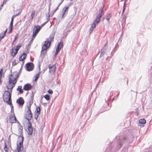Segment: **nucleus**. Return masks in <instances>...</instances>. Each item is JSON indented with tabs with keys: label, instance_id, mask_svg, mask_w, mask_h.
Instances as JSON below:
<instances>
[{
	"label": "nucleus",
	"instance_id": "nucleus-56",
	"mask_svg": "<svg viewBox=\"0 0 152 152\" xmlns=\"http://www.w3.org/2000/svg\"><path fill=\"white\" fill-rule=\"evenodd\" d=\"M119 145H120V147L122 146V145L121 143H119Z\"/></svg>",
	"mask_w": 152,
	"mask_h": 152
},
{
	"label": "nucleus",
	"instance_id": "nucleus-40",
	"mask_svg": "<svg viewBox=\"0 0 152 152\" xmlns=\"http://www.w3.org/2000/svg\"><path fill=\"white\" fill-rule=\"evenodd\" d=\"M48 92L49 94H52L53 93V91H52V90H51V89H49L48 91Z\"/></svg>",
	"mask_w": 152,
	"mask_h": 152
},
{
	"label": "nucleus",
	"instance_id": "nucleus-52",
	"mask_svg": "<svg viewBox=\"0 0 152 152\" xmlns=\"http://www.w3.org/2000/svg\"><path fill=\"white\" fill-rule=\"evenodd\" d=\"M127 137H124L123 138V140H127Z\"/></svg>",
	"mask_w": 152,
	"mask_h": 152
},
{
	"label": "nucleus",
	"instance_id": "nucleus-22",
	"mask_svg": "<svg viewBox=\"0 0 152 152\" xmlns=\"http://www.w3.org/2000/svg\"><path fill=\"white\" fill-rule=\"evenodd\" d=\"M50 8L49 7V11H50ZM49 18H50V14H49V12L48 15V18H47V19H48V20L46 22H45V23H43L41 25V27H42L43 26H44L48 21L49 20Z\"/></svg>",
	"mask_w": 152,
	"mask_h": 152
},
{
	"label": "nucleus",
	"instance_id": "nucleus-46",
	"mask_svg": "<svg viewBox=\"0 0 152 152\" xmlns=\"http://www.w3.org/2000/svg\"><path fill=\"white\" fill-rule=\"evenodd\" d=\"M9 0H4L3 2V4H5Z\"/></svg>",
	"mask_w": 152,
	"mask_h": 152
},
{
	"label": "nucleus",
	"instance_id": "nucleus-12",
	"mask_svg": "<svg viewBox=\"0 0 152 152\" xmlns=\"http://www.w3.org/2000/svg\"><path fill=\"white\" fill-rule=\"evenodd\" d=\"M103 7H101L99 9V13L97 15L99 17L102 18L103 15H104V12L103 11Z\"/></svg>",
	"mask_w": 152,
	"mask_h": 152
},
{
	"label": "nucleus",
	"instance_id": "nucleus-51",
	"mask_svg": "<svg viewBox=\"0 0 152 152\" xmlns=\"http://www.w3.org/2000/svg\"><path fill=\"white\" fill-rule=\"evenodd\" d=\"M31 44V43H29L28 45H26V46H27L28 47H29L30 46Z\"/></svg>",
	"mask_w": 152,
	"mask_h": 152
},
{
	"label": "nucleus",
	"instance_id": "nucleus-3",
	"mask_svg": "<svg viewBox=\"0 0 152 152\" xmlns=\"http://www.w3.org/2000/svg\"><path fill=\"white\" fill-rule=\"evenodd\" d=\"M32 104V102H30L29 104L27 105V110L24 115L25 118L28 121L31 119L32 117V114L31 110V106Z\"/></svg>",
	"mask_w": 152,
	"mask_h": 152
},
{
	"label": "nucleus",
	"instance_id": "nucleus-45",
	"mask_svg": "<svg viewBox=\"0 0 152 152\" xmlns=\"http://www.w3.org/2000/svg\"><path fill=\"white\" fill-rule=\"evenodd\" d=\"M60 49H60V48H56V52L58 53L59 52Z\"/></svg>",
	"mask_w": 152,
	"mask_h": 152
},
{
	"label": "nucleus",
	"instance_id": "nucleus-17",
	"mask_svg": "<svg viewBox=\"0 0 152 152\" xmlns=\"http://www.w3.org/2000/svg\"><path fill=\"white\" fill-rule=\"evenodd\" d=\"M101 18V17H99L98 16H97L95 20H94L93 23H94L96 25V23L97 24L100 21Z\"/></svg>",
	"mask_w": 152,
	"mask_h": 152
},
{
	"label": "nucleus",
	"instance_id": "nucleus-61",
	"mask_svg": "<svg viewBox=\"0 0 152 152\" xmlns=\"http://www.w3.org/2000/svg\"><path fill=\"white\" fill-rule=\"evenodd\" d=\"M121 69H123V68H121Z\"/></svg>",
	"mask_w": 152,
	"mask_h": 152
},
{
	"label": "nucleus",
	"instance_id": "nucleus-33",
	"mask_svg": "<svg viewBox=\"0 0 152 152\" xmlns=\"http://www.w3.org/2000/svg\"><path fill=\"white\" fill-rule=\"evenodd\" d=\"M107 42L104 45V46L103 48L102 49L103 50H105V51H106V50H107Z\"/></svg>",
	"mask_w": 152,
	"mask_h": 152
},
{
	"label": "nucleus",
	"instance_id": "nucleus-34",
	"mask_svg": "<svg viewBox=\"0 0 152 152\" xmlns=\"http://www.w3.org/2000/svg\"><path fill=\"white\" fill-rule=\"evenodd\" d=\"M16 60L14 59L13 61H12V64L13 66L16 65L18 63V62H16Z\"/></svg>",
	"mask_w": 152,
	"mask_h": 152
},
{
	"label": "nucleus",
	"instance_id": "nucleus-9",
	"mask_svg": "<svg viewBox=\"0 0 152 152\" xmlns=\"http://www.w3.org/2000/svg\"><path fill=\"white\" fill-rule=\"evenodd\" d=\"M24 102V101L22 97H20L16 101V103L19 104L20 106H23Z\"/></svg>",
	"mask_w": 152,
	"mask_h": 152
},
{
	"label": "nucleus",
	"instance_id": "nucleus-27",
	"mask_svg": "<svg viewBox=\"0 0 152 152\" xmlns=\"http://www.w3.org/2000/svg\"><path fill=\"white\" fill-rule=\"evenodd\" d=\"M106 20L107 21H109V20H110V18H111V15H110V14H107L106 16Z\"/></svg>",
	"mask_w": 152,
	"mask_h": 152
},
{
	"label": "nucleus",
	"instance_id": "nucleus-24",
	"mask_svg": "<svg viewBox=\"0 0 152 152\" xmlns=\"http://www.w3.org/2000/svg\"><path fill=\"white\" fill-rule=\"evenodd\" d=\"M3 68L1 69H0V84L2 82L1 78L2 76V72H3Z\"/></svg>",
	"mask_w": 152,
	"mask_h": 152
},
{
	"label": "nucleus",
	"instance_id": "nucleus-28",
	"mask_svg": "<svg viewBox=\"0 0 152 152\" xmlns=\"http://www.w3.org/2000/svg\"><path fill=\"white\" fill-rule=\"evenodd\" d=\"M45 98L48 101L49 100L50 98V96L48 94H46L44 96Z\"/></svg>",
	"mask_w": 152,
	"mask_h": 152
},
{
	"label": "nucleus",
	"instance_id": "nucleus-58",
	"mask_svg": "<svg viewBox=\"0 0 152 152\" xmlns=\"http://www.w3.org/2000/svg\"><path fill=\"white\" fill-rule=\"evenodd\" d=\"M72 3H71L69 5H72Z\"/></svg>",
	"mask_w": 152,
	"mask_h": 152
},
{
	"label": "nucleus",
	"instance_id": "nucleus-35",
	"mask_svg": "<svg viewBox=\"0 0 152 152\" xmlns=\"http://www.w3.org/2000/svg\"><path fill=\"white\" fill-rule=\"evenodd\" d=\"M40 114V113H36L35 114L34 118L36 120H37L38 116Z\"/></svg>",
	"mask_w": 152,
	"mask_h": 152
},
{
	"label": "nucleus",
	"instance_id": "nucleus-25",
	"mask_svg": "<svg viewBox=\"0 0 152 152\" xmlns=\"http://www.w3.org/2000/svg\"><path fill=\"white\" fill-rule=\"evenodd\" d=\"M48 48V47H47L46 46L43 45L42 47V49L41 51V53H42V52H43L44 51H45Z\"/></svg>",
	"mask_w": 152,
	"mask_h": 152
},
{
	"label": "nucleus",
	"instance_id": "nucleus-11",
	"mask_svg": "<svg viewBox=\"0 0 152 152\" xmlns=\"http://www.w3.org/2000/svg\"><path fill=\"white\" fill-rule=\"evenodd\" d=\"M29 125L28 127L27 132L29 135L31 134L33 132V128L32 127L31 124L29 121L28 122Z\"/></svg>",
	"mask_w": 152,
	"mask_h": 152
},
{
	"label": "nucleus",
	"instance_id": "nucleus-57",
	"mask_svg": "<svg viewBox=\"0 0 152 152\" xmlns=\"http://www.w3.org/2000/svg\"><path fill=\"white\" fill-rule=\"evenodd\" d=\"M21 13V12H19L18 13V15H19Z\"/></svg>",
	"mask_w": 152,
	"mask_h": 152
},
{
	"label": "nucleus",
	"instance_id": "nucleus-43",
	"mask_svg": "<svg viewBox=\"0 0 152 152\" xmlns=\"http://www.w3.org/2000/svg\"><path fill=\"white\" fill-rule=\"evenodd\" d=\"M18 34H16V35L15 37L14 41H15L17 39L18 37Z\"/></svg>",
	"mask_w": 152,
	"mask_h": 152
},
{
	"label": "nucleus",
	"instance_id": "nucleus-48",
	"mask_svg": "<svg viewBox=\"0 0 152 152\" xmlns=\"http://www.w3.org/2000/svg\"><path fill=\"white\" fill-rule=\"evenodd\" d=\"M64 0H61V2L58 5V7L64 1Z\"/></svg>",
	"mask_w": 152,
	"mask_h": 152
},
{
	"label": "nucleus",
	"instance_id": "nucleus-5",
	"mask_svg": "<svg viewBox=\"0 0 152 152\" xmlns=\"http://www.w3.org/2000/svg\"><path fill=\"white\" fill-rule=\"evenodd\" d=\"M54 36V34L52 33L51 34L48 39V40L45 41L44 45L49 48L51 42L53 41Z\"/></svg>",
	"mask_w": 152,
	"mask_h": 152
},
{
	"label": "nucleus",
	"instance_id": "nucleus-19",
	"mask_svg": "<svg viewBox=\"0 0 152 152\" xmlns=\"http://www.w3.org/2000/svg\"><path fill=\"white\" fill-rule=\"evenodd\" d=\"M21 47V45L17 46L15 49V52L14 53L13 56H15L18 53V50L20 49V48Z\"/></svg>",
	"mask_w": 152,
	"mask_h": 152
},
{
	"label": "nucleus",
	"instance_id": "nucleus-41",
	"mask_svg": "<svg viewBox=\"0 0 152 152\" xmlns=\"http://www.w3.org/2000/svg\"><path fill=\"white\" fill-rule=\"evenodd\" d=\"M7 29H6V30L4 31V33H1V34H2V36H4H4H5L7 32Z\"/></svg>",
	"mask_w": 152,
	"mask_h": 152
},
{
	"label": "nucleus",
	"instance_id": "nucleus-6",
	"mask_svg": "<svg viewBox=\"0 0 152 152\" xmlns=\"http://www.w3.org/2000/svg\"><path fill=\"white\" fill-rule=\"evenodd\" d=\"M41 27L39 26H35L33 31L32 37L34 38L40 30Z\"/></svg>",
	"mask_w": 152,
	"mask_h": 152
},
{
	"label": "nucleus",
	"instance_id": "nucleus-31",
	"mask_svg": "<svg viewBox=\"0 0 152 152\" xmlns=\"http://www.w3.org/2000/svg\"><path fill=\"white\" fill-rule=\"evenodd\" d=\"M37 113H40L41 111V108L39 106H38L36 107Z\"/></svg>",
	"mask_w": 152,
	"mask_h": 152
},
{
	"label": "nucleus",
	"instance_id": "nucleus-10",
	"mask_svg": "<svg viewBox=\"0 0 152 152\" xmlns=\"http://www.w3.org/2000/svg\"><path fill=\"white\" fill-rule=\"evenodd\" d=\"M10 122L11 123H15L16 122L17 119L16 117L14 115H11L10 116Z\"/></svg>",
	"mask_w": 152,
	"mask_h": 152
},
{
	"label": "nucleus",
	"instance_id": "nucleus-32",
	"mask_svg": "<svg viewBox=\"0 0 152 152\" xmlns=\"http://www.w3.org/2000/svg\"><path fill=\"white\" fill-rule=\"evenodd\" d=\"M40 72H39V73L38 74H37L35 76V81H36L37 80H38V78H39V74H40Z\"/></svg>",
	"mask_w": 152,
	"mask_h": 152
},
{
	"label": "nucleus",
	"instance_id": "nucleus-53",
	"mask_svg": "<svg viewBox=\"0 0 152 152\" xmlns=\"http://www.w3.org/2000/svg\"><path fill=\"white\" fill-rule=\"evenodd\" d=\"M58 53L56 52L55 54V56H56L58 54Z\"/></svg>",
	"mask_w": 152,
	"mask_h": 152
},
{
	"label": "nucleus",
	"instance_id": "nucleus-29",
	"mask_svg": "<svg viewBox=\"0 0 152 152\" xmlns=\"http://www.w3.org/2000/svg\"><path fill=\"white\" fill-rule=\"evenodd\" d=\"M4 150L6 152H8V148L7 147V145L6 142L5 143V146L4 148Z\"/></svg>",
	"mask_w": 152,
	"mask_h": 152
},
{
	"label": "nucleus",
	"instance_id": "nucleus-16",
	"mask_svg": "<svg viewBox=\"0 0 152 152\" xmlns=\"http://www.w3.org/2000/svg\"><path fill=\"white\" fill-rule=\"evenodd\" d=\"M26 57V54L25 53H23L22 55L20 56L19 58V61H22L24 60Z\"/></svg>",
	"mask_w": 152,
	"mask_h": 152
},
{
	"label": "nucleus",
	"instance_id": "nucleus-49",
	"mask_svg": "<svg viewBox=\"0 0 152 152\" xmlns=\"http://www.w3.org/2000/svg\"><path fill=\"white\" fill-rule=\"evenodd\" d=\"M34 38H33L32 37V38L31 39V40H30V41L29 42V43H31V44L32 43V42H33V40L34 39Z\"/></svg>",
	"mask_w": 152,
	"mask_h": 152
},
{
	"label": "nucleus",
	"instance_id": "nucleus-4",
	"mask_svg": "<svg viewBox=\"0 0 152 152\" xmlns=\"http://www.w3.org/2000/svg\"><path fill=\"white\" fill-rule=\"evenodd\" d=\"M23 137H18L17 142H19L17 144V148L15 150V151L17 152H21L23 150Z\"/></svg>",
	"mask_w": 152,
	"mask_h": 152
},
{
	"label": "nucleus",
	"instance_id": "nucleus-62",
	"mask_svg": "<svg viewBox=\"0 0 152 152\" xmlns=\"http://www.w3.org/2000/svg\"><path fill=\"white\" fill-rule=\"evenodd\" d=\"M71 0V1H72V0Z\"/></svg>",
	"mask_w": 152,
	"mask_h": 152
},
{
	"label": "nucleus",
	"instance_id": "nucleus-1",
	"mask_svg": "<svg viewBox=\"0 0 152 152\" xmlns=\"http://www.w3.org/2000/svg\"><path fill=\"white\" fill-rule=\"evenodd\" d=\"M15 75L16 77L14 78L13 77L12 79L11 77H9V85L8 86H7V88L8 90L11 89V92L12 91V89L14 87L15 84L17 82V79L19 76V75L18 73L17 72H14L13 75H10L12 76Z\"/></svg>",
	"mask_w": 152,
	"mask_h": 152
},
{
	"label": "nucleus",
	"instance_id": "nucleus-36",
	"mask_svg": "<svg viewBox=\"0 0 152 152\" xmlns=\"http://www.w3.org/2000/svg\"><path fill=\"white\" fill-rule=\"evenodd\" d=\"M35 12V11H33L32 12L31 15V20H33V19L34 17Z\"/></svg>",
	"mask_w": 152,
	"mask_h": 152
},
{
	"label": "nucleus",
	"instance_id": "nucleus-54",
	"mask_svg": "<svg viewBox=\"0 0 152 152\" xmlns=\"http://www.w3.org/2000/svg\"><path fill=\"white\" fill-rule=\"evenodd\" d=\"M10 106H11V110L12 111V110L13 109V107L12 105Z\"/></svg>",
	"mask_w": 152,
	"mask_h": 152
},
{
	"label": "nucleus",
	"instance_id": "nucleus-15",
	"mask_svg": "<svg viewBox=\"0 0 152 152\" xmlns=\"http://www.w3.org/2000/svg\"><path fill=\"white\" fill-rule=\"evenodd\" d=\"M49 68L50 69L49 72L50 73H53L55 71L56 67L53 65L51 66L50 65L49 66Z\"/></svg>",
	"mask_w": 152,
	"mask_h": 152
},
{
	"label": "nucleus",
	"instance_id": "nucleus-14",
	"mask_svg": "<svg viewBox=\"0 0 152 152\" xmlns=\"http://www.w3.org/2000/svg\"><path fill=\"white\" fill-rule=\"evenodd\" d=\"M18 131L19 132L18 137H23V127L22 126H18Z\"/></svg>",
	"mask_w": 152,
	"mask_h": 152
},
{
	"label": "nucleus",
	"instance_id": "nucleus-42",
	"mask_svg": "<svg viewBox=\"0 0 152 152\" xmlns=\"http://www.w3.org/2000/svg\"><path fill=\"white\" fill-rule=\"evenodd\" d=\"M58 7H58H58H56V8L55 9H54L53 11L52 12H53V14L54 13L56 12V11L57 10V9H58Z\"/></svg>",
	"mask_w": 152,
	"mask_h": 152
},
{
	"label": "nucleus",
	"instance_id": "nucleus-47",
	"mask_svg": "<svg viewBox=\"0 0 152 152\" xmlns=\"http://www.w3.org/2000/svg\"><path fill=\"white\" fill-rule=\"evenodd\" d=\"M15 18V16H14L13 15L12 16V19H11V22H13L14 19V18Z\"/></svg>",
	"mask_w": 152,
	"mask_h": 152
},
{
	"label": "nucleus",
	"instance_id": "nucleus-21",
	"mask_svg": "<svg viewBox=\"0 0 152 152\" xmlns=\"http://www.w3.org/2000/svg\"><path fill=\"white\" fill-rule=\"evenodd\" d=\"M22 86H19L18 87V88L17 89V90L19 91L20 94H22L23 93V90L22 89Z\"/></svg>",
	"mask_w": 152,
	"mask_h": 152
},
{
	"label": "nucleus",
	"instance_id": "nucleus-59",
	"mask_svg": "<svg viewBox=\"0 0 152 152\" xmlns=\"http://www.w3.org/2000/svg\"><path fill=\"white\" fill-rule=\"evenodd\" d=\"M15 41H14V40L13 41V43H12V44H13V43L15 42Z\"/></svg>",
	"mask_w": 152,
	"mask_h": 152
},
{
	"label": "nucleus",
	"instance_id": "nucleus-8",
	"mask_svg": "<svg viewBox=\"0 0 152 152\" xmlns=\"http://www.w3.org/2000/svg\"><path fill=\"white\" fill-rule=\"evenodd\" d=\"M68 7H65L63 8L62 11V18H63L68 13Z\"/></svg>",
	"mask_w": 152,
	"mask_h": 152
},
{
	"label": "nucleus",
	"instance_id": "nucleus-23",
	"mask_svg": "<svg viewBox=\"0 0 152 152\" xmlns=\"http://www.w3.org/2000/svg\"><path fill=\"white\" fill-rule=\"evenodd\" d=\"M139 122L142 124H143L146 123V121L145 119H142L139 120Z\"/></svg>",
	"mask_w": 152,
	"mask_h": 152
},
{
	"label": "nucleus",
	"instance_id": "nucleus-13",
	"mask_svg": "<svg viewBox=\"0 0 152 152\" xmlns=\"http://www.w3.org/2000/svg\"><path fill=\"white\" fill-rule=\"evenodd\" d=\"M32 87L30 84H27L24 85L23 89L25 91H27L30 90Z\"/></svg>",
	"mask_w": 152,
	"mask_h": 152
},
{
	"label": "nucleus",
	"instance_id": "nucleus-39",
	"mask_svg": "<svg viewBox=\"0 0 152 152\" xmlns=\"http://www.w3.org/2000/svg\"><path fill=\"white\" fill-rule=\"evenodd\" d=\"M13 22H11L10 25L9 26V28H12L13 26Z\"/></svg>",
	"mask_w": 152,
	"mask_h": 152
},
{
	"label": "nucleus",
	"instance_id": "nucleus-55",
	"mask_svg": "<svg viewBox=\"0 0 152 152\" xmlns=\"http://www.w3.org/2000/svg\"><path fill=\"white\" fill-rule=\"evenodd\" d=\"M14 16H15V17L16 16L18 15V14L16 15H13Z\"/></svg>",
	"mask_w": 152,
	"mask_h": 152
},
{
	"label": "nucleus",
	"instance_id": "nucleus-44",
	"mask_svg": "<svg viewBox=\"0 0 152 152\" xmlns=\"http://www.w3.org/2000/svg\"><path fill=\"white\" fill-rule=\"evenodd\" d=\"M12 28H9V33H10L12 32Z\"/></svg>",
	"mask_w": 152,
	"mask_h": 152
},
{
	"label": "nucleus",
	"instance_id": "nucleus-37",
	"mask_svg": "<svg viewBox=\"0 0 152 152\" xmlns=\"http://www.w3.org/2000/svg\"><path fill=\"white\" fill-rule=\"evenodd\" d=\"M126 8V6L125 5V2L124 3V7H123V10L122 15H123V14L124 11L125 10Z\"/></svg>",
	"mask_w": 152,
	"mask_h": 152
},
{
	"label": "nucleus",
	"instance_id": "nucleus-60",
	"mask_svg": "<svg viewBox=\"0 0 152 152\" xmlns=\"http://www.w3.org/2000/svg\"><path fill=\"white\" fill-rule=\"evenodd\" d=\"M39 70H40V66H39Z\"/></svg>",
	"mask_w": 152,
	"mask_h": 152
},
{
	"label": "nucleus",
	"instance_id": "nucleus-50",
	"mask_svg": "<svg viewBox=\"0 0 152 152\" xmlns=\"http://www.w3.org/2000/svg\"><path fill=\"white\" fill-rule=\"evenodd\" d=\"M3 5H4V4H2V5H1V6L0 7V10L2 9V7H3Z\"/></svg>",
	"mask_w": 152,
	"mask_h": 152
},
{
	"label": "nucleus",
	"instance_id": "nucleus-7",
	"mask_svg": "<svg viewBox=\"0 0 152 152\" xmlns=\"http://www.w3.org/2000/svg\"><path fill=\"white\" fill-rule=\"evenodd\" d=\"M26 70L28 71H31L34 68V64L31 62H28L26 65Z\"/></svg>",
	"mask_w": 152,
	"mask_h": 152
},
{
	"label": "nucleus",
	"instance_id": "nucleus-2",
	"mask_svg": "<svg viewBox=\"0 0 152 152\" xmlns=\"http://www.w3.org/2000/svg\"><path fill=\"white\" fill-rule=\"evenodd\" d=\"M11 96V93L8 91H5L3 95V99L4 101L10 105H12Z\"/></svg>",
	"mask_w": 152,
	"mask_h": 152
},
{
	"label": "nucleus",
	"instance_id": "nucleus-20",
	"mask_svg": "<svg viewBox=\"0 0 152 152\" xmlns=\"http://www.w3.org/2000/svg\"><path fill=\"white\" fill-rule=\"evenodd\" d=\"M34 92L33 91H32V94L31 96V99L29 101L28 105L29 104L30 102H32V103H33V100L34 98Z\"/></svg>",
	"mask_w": 152,
	"mask_h": 152
},
{
	"label": "nucleus",
	"instance_id": "nucleus-38",
	"mask_svg": "<svg viewBox=\"0 0 152 152\" xmlns=\"http://www.w3.org/2000/svg\"><path fill=\"white\" fill-rule=\"evenodd\" d=\"M14 53V50L13 48H12L10 50V54L12 55L13 56H13L14 54H13V53Z\"/></svg>",
	"mask_w": 152,
	"mask_h": 152
},
{
	"label": "nucleus",
	"instance_id": "nucleus-26",
	"mask_svg": "<svg viewBox=\"0 0 152 152\" xmlns=\"http://www.w3.org/2000/svg\"><path fill=\"white\" fill-rule=\"evenodd\" d=\"M63 46V44L62 42H60L59 43H58L57 48L61 49V47Z\"/></svg>",
	"mask_w": 152,
	"mask_h": 152
},
{
	"label": "nucleus",
	"instance_id": "nucleus-30",
	"mask_svg": "<svg viewBox=\"0 0 152 152\" xmlns=\"http://www.w3.org/2000/svg\"><path fill=\"white\" fill-rule=\"evenodd\" d=\"M106 51L102 49L101 50V53L100 55V57L103 56L105 53Z\"/></svg>",
	"mask_w": 152,
	"mask_h": 152
},
{
	"label": "nucleus",
	"instance_id": "nucleus-18",
	"mask_svg": "<svg viewBox=\"0 0 152 152\" xmlns=\"http://www.w3.org/2000/svg\"><path fill=\"white\" fill-rule=\"evenodd\" d=\"M96 25L94 23H92L91 26L89 30V34H91L93 31L94 28H95L96 27Z\"/></svg>",
	"mask_w": 152,
	"mask_h": 152
}]
</instances>
